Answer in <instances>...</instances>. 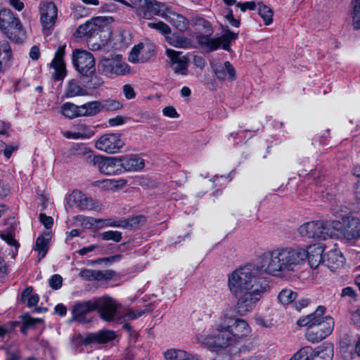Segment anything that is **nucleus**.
<instances>
[{
	"label": "nucleus",
	"instance_id": "obj_35",
	"mask_svg": "<svg viewBox=\"0 0 360 360\" xmlns=\"http://www.w3.org/2000/svg\"><path fill=\"white\" fill-rule=\"evenodd\" d=\"M141 216L136 217L134 218H131L128 219L127 221H115L112 219H107L103 221V225L104 226H110V227H126L127 226H132L133 224H136L140 222Z\"/></svg>",
	"mask_w": 360,
	"mask_h": 360
},
{
	"label": "nucleus",
	"instance_id": "obj_21",
	"mask_svg": "<svg viewBox=\"0 0 360 360\" xmlns=\"http://www.w3.org/2000/svg\"><path fill=\"white\" fill-rule=\"evenodd\" d=\"M161 16L180 31H185L188 27V20L182 15L174 12L171 8H167Z\"/></svg>",
	"mask_w": 360,
	"mask_h": 360
},
{
	"label": "nucleus",
	"instance_id": "obj_18",
	"mask_svg": "<svg viewBox=\"0 0 360 360\" xmlns=\"http://www.w3.org/2000/svg\"><path fill=\"white\" fill-rule=\"evenodd\" d=\"M65 45L58 47L55 53L54 58L50 63V67L54 69L53 75L54 80L63 79L66 74L65 64L63 60Z\"/></svg>",
	"mask_w": 360,
	"mask_h": 360
},
{
	"label": "nucleus",
	"instance_id": "obj_59",
	"mask_svg": "<svg viewBox=\"0 0 360 360\" xmlns=\"http://www.w3.org/2000/svg\"><path fill=\"white\" fill-rule=\"evenodd\" d=\"M39 296L37 294H32L27 300V306L32 307L36 306L39 302Z\"/></svg>",
	"mask_w": 360,
	"mask_h": 360
},
{
	"label": "nucleus",
	"instance_id": "obj_11",
	"mask_svg": "<svg viewBox=\"0 0 360 360\" xmlns=\"http://www.w3.org/2000/svg\"><path fill=\"white\" fill-rule=\"evenodd\" d=\"M125 143L119 133H106L101 135L94 143L95 148L108 154L118 153Z\"/></svg>",
	"mask_w": 360,
	"mask_h": 360
},
{
	"label": "nucleus",
	"instance_id": "obj_30",
	"mask_svg": "<svg viewBox=\"0 0 360 360\" xmlns=\"http://www.w3.org/2000/svg\"><path fill=\"white\" fill-rule=\"evenodd\" d=\"M106 25L107 20L105 17H96L88 21L89 37H93L102 32Z\"/></svg>",
	"mask_w": 360,
	"mask_h": 360
},
{
	"label": "nucleus",
	"instance_id": "obj_61",
	"mask_svg": "<svg viewBox=\"0 0 360 360\" xmlns=\"http://www.w3.org/2000/svg\"><path fill=\"white\" fill-rule=\"evenodd\" d=\"M54 310H55V312L57 314L60 315V316H65V314L67 313L66 307L63 304H57L55 307Z\"/></svg>",
	"mask_w": 360,
	"mask_h": 360
},
{
	"label": "nucleus",
	"instance_id": "obj_43",
	"mask_svg": "<svg viewBox=\"0 0 360 360\" xmlns=\"http://www.w3.org/2000/svg\"><path fill=\"white\" fill-rule=\"evenodd\" d=\"M77 132L79 136V139H88L94 136V131L86 125H81L78 127Z\"/></svg>",
	"mask_w": 360,
	"mask_h": 360
},
{
	"label": "nucleus",
	"instance_id": "obj_15",
	"mask_svg": "<svg viewBox=\"0 0 360 360\" xmlns=\"http://www.w3.org/2000/svg\"><path fill=\"white\" fill-rule=\"evenodd\" d=\"M166 55L169 58V63L172 68L174 73L183 76L188 73L189 58L185 55H182L180 51L167 49Z\"/></svg>",
	"mask_w": 360,
	"mask_h": 360
},
{
	"label": "nucleus",
	"instance_id": "obj_26",
	"mask_svg": "<svg viewBox=\"0 0 360 360\" xmlns=\"http://www.w3.org/2000/svg\"><path fill=\"white\" fill-rule=\"evenodd\" d=\"M64 95L66 98L86 96L89 95V92L84 86L81 85L79 80L72 79L67 82Z\"/></svg>",
	"mask_w": 360,
	"mask_h": 360
},
{
	"label": "nucleus",
	"instance_id": "obj_23",
	"mask_svg": "<svg viewBox=\"0 0 360 360\" xmlns=\"http://www.w3.org/2000/svg\"><path fill=\"white\" fill-rule=\"evenodd\" d=\"M199 43L209 49L210 51H214L219 49L220 46L224 50H229L230 46V41L224 36L218 38H210L207 36H200L198 38Z\"/></svg>",
	"mask_w": 360,
	"mask_h": 360
},
{
	"label": "nucleus",
	"instance_id": "obj_12",
	"mask_svg": "<svg viewBox=\"0 0 360 360\" xmlns=\"http://www.w3.org/2000/svg\"><path fill=\"white\" fill-rule=\"evenodd\" d=\"M74 66L83 76H91L96 72L95 59L93 55L86 51L75 50L72 54Z\"/></svg>",
	"mask_w": 360,
	"mask_h": 360
},
{
	"label": "nucleus",
	"instance_id": "obj_6",
	"mask_svg": "<svg viewBox=\"0 0 360 360\" xmlns=\"http://www.w3.org/2000/svg\"><path fill=\"white\" fill-rule=\"evenodd\" d=\"M330 224L335 231L339 232L342 237L348 240H356L360 238V219L352 215H346L341 220H332Z\"/></svg>",
	"mask_w": 360,
	"mask_h": 360
},
{
	"label": "nucleus",
	"instance_id": "obj_16",
	"mask_svg": "<svg viewBox=\"0 0 360 360\" xmlns=\"http://www.w3.org/2000/svg\"><path fill=\"white\" fill-rule=\"evenodd\" d=\"M40 22L44 30H51L57 20V8L51 1H42L39 5Z\"/></svg>",
	"mask_w": 360,
	"mask_h": 360
},
{
	"label": "nucleus",
	"instance_id": "obj_63",
	"mask_svg": "<svg viewBox=\"0 0 360 360\" xmlns=\"http://www.w3.org/2000/svg\"><path fill=\"white\" fill-rule=\"evenodd\" d=\"M33 288L32 287H27L22 292V301L26 302L27 300L32 295Z\"/></svg>",
	"mask_w": 360,
	"mask_h": 360
},
{
	"label": "nucleus",
	"instance_id": "obj_54",
	"mask_svg": "<svg viewBox=\"0 0 360 360\" xmlns=\"http://www.w3.org/2000/svg\"><path fill=\"white\" fill-rule=\"evenodd\" d=\"M193 63L196 67L200 69H203L206 65L205 60L200 56H195L193 58Z\"/></svg>",
	"mask_w": 360,
	"mask_h": 360
},
{
	"label": "nucleus",
	"instance_id": "obj_51",
	"mask_svg": "<svg viewBox=\"0 0 360 360\" xmlns=\"http://www.w3.org/2000/svg\"><path fill=\"white\" fill-rule=\"evenodd\" d=\"M123 94L127 99H133L136 96L133 87L129 84H125L123 86Z\"/></svg>",
	"mask_w": 360,
	"mask_h": 360
},
{
	"label": "nucleus",
	"instance_id": "obj_8",
	"mask_svg": "<svg viewBox=\"0 0 360 360\" xmlns=\"http://www.w3.org/2000/svg\"><path fill=\"white\" fill-rule=\"evenodd\" d=\"M96 310L100 318L107 322H116L118 316V309L121 304L114 298L104 295L95 299Z\"/></svg>",
	"mask_w": 360,
	"mask_h": 360
},
{
	"label": "nucleus",
	"instance_id": "obj_24",
	"mask_svg": "<svg viewBox=\"0 0 360 360\" xmlns=\"http://www.w3.org/2000/svg\"><path fill=\"white\" fill-rule=\"evenodd\" d=\"M115 275L112 270L84 269L80 271L79 276L87 281H108Z\"/></svg>",
	"mask_w": 360,
	"mask_h": 360
},
{
	"label": "nucleus",
	"instance_id": "obj_62",
	"mask_svg": "<svg viewBox=\"0 0 360 360\" xmlns=\"http://www.w3.org/2000/svg\"><path fill=\"white\" fill-rule=\"evenodd\" d=\"M4 148L2 150H0V152L4 151V155L9 158L13 153V151L16 150V148L13 146H5L4 143H3Z\"/></svg>",
	"mask_w": 360,
	"mask_h": 360
},
{
	"label": "nucleus",
	"instance_id": "obj_32",
	"mask_svg": "<svg viewBox=\"0 0 360 360\" xmlns=\"http://www.w3.org/2000/svg\"><path fill=\"white\" fill-rule=\"evenodd\" d=\"M297 297V293L290 288L282 289L277 297L278 302L283 305H288Z\"/></svg>",
	"mask_w": 360,
	"mask_h": 360
},
{
	"label": "nucleus",
	"instance_id": "obj_52",
	"mask_svg": "<svg viewBox=\"0 0 360 360\" xmlns=\"http://www.w3.org/2000/svg\"><path fill=\"white\" fill-rule=\"evenodd\" d=\"M290 360H309V356L307 351L302 349L296 352Z\"/></svg>",
	"mask_w": 360,
	"mask_h": 360
},
{
	"label": "nucleus",
	"instance_id": "obj_33",
	"mask_svg": "<svg viewBox=\"0 0 360 360\" xmlns=\"http://www.w3.org/2000/svg\"><path fill=\"white\" fill-rule=\"evenodd\" d=\"M46 238L40 236L37 238L34 250L38 252L39 260H41L45 257L48 252V245L49 243V236L47 234Z\"/></svg>",
	"mask_w": 360,
	"mask_h": 360
},
{
	"label": "nucleus",
	"instance_id": "obj_29",
	"mask_svg": "<svg viewBox=\"0 0 360 360\" xmlns=\"http://www.w3.org/2000/svg\"><path fill=\"white\" fill-rule=\"evenodd\" d=\"M12 57L11 49L7 41H0V72H4Z\"/></svg>",
	"mask_w": 360,
	"mask_h": 360
},
{
	"label": "nucleus",
	"instance_id": "obj_60",
	"mask_svg": "<svg viewBox=\"0 0 360 360\" xmlns=\"http://www.w3.org/2000/svg\"><path fill=\"white\" fill-rule=\"evenodd\" d=\"M30 56L32 60H38L40 56L39 49L37 46H34L31 48L30 51Z\"/></svg>",
	"mask_w": 360,
	"mask_h": 360
},
{
	"label": "nucleus",
	"instance_id": "obj_55",
	"mask_svg": "<svg viewBox=\"0 0 360 360\" xmlns=\"http://www.w3.org/2000/svg\"><path fill=\"white\" fill-rule=\"evenodd\" d=\"M9 5L18 11H20L24 8V3L20 0H8Z\"/></svg>",
	"mask_w": 360,
	"mask_h": 360
},
{
	"label": "nucleus",
	"instance_id": "obj_45",
	"mask_svg": "<svg viewBox=\"0 0 360 360\" xmlns=\"http://www.w3.org/2000/svg\"><path fill=\"white\" fill-rule=\"evenodd\" d=\"M88 21L83 24V25H81L76 30V32H75V36L76 37H79V38H82V37H89V32L88 31Z\"/></svg>",
	"mask_w": 360,
	"mask_h": 360
},
{
	"label": "nucleus",
	"instance_id": "obj_28",
	"mask_svg": "<svg viewBox=\"0 0 360 360\" xmlns=\"http://www.w3.org/2000/svg\"><path fill=\"white\" fill-rule=\"evenodd\" d=\"M80 106L81 117L94 116L99 113L102 109L103 105L100 101H94L87 102Z\"/></svg>",
	"mask_w": 360,
	"mask_h": 360
},
{
	"label": "nucleus",
	"instance_id": "obj_42",
	"mask_svg": "<svg viewBox=\"0 0 360 360\" xmlns=\"http://www.w3.org/2000/svg\"><path fill=\"white\" fill-rule=\"evenodd\" d=\"M186 352L181 349H170L165 352L164 356L166 360H181Z\"/></svg>",
	"mask_w": 360,
	"mask_h": 360
},
{
	"label": "nucleus",
	"instance_id": "obj_50",
	"mask_svg": "<svg viewBox=\"0 0 360 360\" xmlns=\"http://www.w3.org/2000/svg\"><path fill=\"white\" fill-rule=\"evenodd\" d=\"M162 114L167 117L177 118L179 115L173 106H167L162 109Z\"/></svg>",
	"mask_w": 360,
	"mask_h": 360
},
{
	"label": "nucleus",
	"instance_id": "obj_48",
	"mask_svg": "<svg viewBox=\"0 0 360 360\" xmlns=\"http://www.w3.org/2000/svg\"><path fill=\"white\" fill-rule=\"evenodd\" d=\"M40 222L45 226L46 229H51L53 220L51 217L46 216L45 214L41 213L39 217Z\"/></svg>",
	"mask_w": 360,
	"mask_h": 360
},
{
	"label": "nucleus",
	"instance_id": "obj_19",
	"mask_svg": "<svg viewBox=\"0 0 360 360\" xmlns=\"http://www.w3.org/2000/svg\"><path fill=\"white\" fill-rule=\"evenodd\" d=\"M122 173L124 172H139L145 166L144 160L136 155L120 156Z\"/></svg>",
	"mask_w": 360,
	"mask_h": 360
},
{
	"label": "nucleus",
	"instance_id": "obj_13",
	"mask_svg": "<svg viewBox=\"0 0 360 360\" xmlns=\"http://www.w3.org/2000/svg\"><path fill=\"white\" fill-rule=\"evenodd\" d=\"M210 66L215 78L220 82H233L236 79V70L229 61L214 59L210 62Z\"/></svg>",
	"mask_w": 360,
	"mask_h": 360
},
{
	"label": "nucleus",
	"instance_id": "obj_37",
	"mask_svg": "<svg viewBox=\"0 0 360 360\" xmlns=\"http://www.w3.org/2000/svg\"><path fill=\"white\" fill-rule=\"evenodd\" d=\"M165 40L171 46L176 48H186L189 44L188 41L186 37L181 35L168 34L165 37Z\"/></svg>",
	"mask_w": 360,
	"mask_h": 360
},
{
	"label": "nucleus",
	"instance_id": "obj_38",
	"mask_svg": "<svg viewBox=\"0 0 360 360\" xmlns=\"http://www.w3.org/2000/svg\"><path fill=\"white\" fill-rule=\"evenodd\" d=\"M352 25L356 30L360 29V0H352Z\"/></svg>",
	"mask_w": 360,
	"mask_h": 360
},
{
	"label": "nucleus",
	"instance_id": "obj_10",
	"mask_svg": "<svg viewBox=\"0 0 360 360\" xmlns=\"http://www.w3.org/2000/svg\"><path fill=\"white\" fill-rule=\"evenodd\" d=\"M123 5L135 8L138 15L149 19L154 15H158L160 11L161 4L156 0H115Z\"/></svg>",
	"mask_w": 360,
	"mask_h": 360
},
{
	"label": "nucleus",
	"instance_id": "obj_44",
	"mask_svg": "<svg viewBox=\"0 0 360 360\" xmlns=\"http://www.w3.org/2000/svg\"><path fill=\"white\" fill-rule=\"evenodd\" d=\"M63 278L58 274H54L49 279V285L50 286L55 290H58L62 286Z\"/></svg>",
	"mask_w": 360,
	"mask_h": 360
},
{
	"label": "nucleus",
	"instance_id": "obj_34",
	"mask_svg": "<svg viewBox=\"0 0 360 360\" xmlns=\"http://www.w3.org/2000/svg\"><path fill=\"white\" fill-rule=\"evenodd\" d=\"M61 112L65 117L70 119L81 117V115L79 114L80 113V106L70 102L63 104Z\"/></svg>",
	"mask_w": 360,
	"mask_h": 360
},
{
	"label": "nucleus",
	"instance_id": "obj_2",
	"mask_svg": "<svg viewBox=\"0 0 360 360\" xmlns=\"http://www.w3.org/2000/svg\"><path fill=\"white\" fill-rule=\"evenodd\" d=\"M326 308L319 306L314 312L299 319L297 324L300 327H306L305 337L311 342H319L333 330L335 322L330 316H324Z\"/></svg>",
	"mask_w": 360,
	"mask_h": 360
},
{
	"label": "nucleus",
	"instance_id": "obj_39",
	"mask_svg": "<svg viewBox=\"0 0 360 360\" xmlns=\"http://www.w3.org/2000/svg\"><path fill=\"white\" fill-rule=\"evenodd\" d=\"M333 355V347L330 345L314 354L311 360H331Z\"/></svg>",
	"mask_w": 360,
	"mask_h": 360
},
{
	"label": "nucleus",
	"instance_id": "obj_41",
	"mask_svg": "<svg viewBox=\"0 0 360 360\" xmlns=\"http://www.w3.org/2000/svg\"><path fill=\"white\" fill-rule=\"evenodd\" d=\"M148 26L150 28L157 30L160 33H162L165 37L168 34H171V29L170 27L165 24V22L162 21H158L156 22H148Z\"/></svg>",
	"mask_w": 360,
	"mask_h": 360
},
{
	"label": "nucleus",
	"instance_id": "obj_31",
	"mask_svg": "<svg viewBox=\"0 0 360 360\" xmlns=\"http://www.w3.org/2000/svg\"><path fill=\"white\" fill-rule=\"evenodd\" d=\"M146 313V310L139 309H129L123 314L118 316L117 323H122L129 321L137 319Z\"/></svg>",
	"mask_w": 360,
	"mask_h": 360
},
{
	"label": "nucleus",
	"instance_id": "obj_49",
	"mask_svg": "<svg viewBox=\"0 0 360 360\" xmlns=\"http://www.w3.org/2000/svg\"><path fill=\"white\" fill-rule=\"evenodd\" d=\"M310 302L311 300L309 298L304 297L295 302L293 306L297 311H300L302 309L307 307Z\"/></svg>",
	"mask_w": 360,
	"mask_h": 360
},
{
	"label": "nucleus",
	"instance_id": "obj_46",
	"mask_svg": "<svg viewBox=\"0 0 360 360\" xmlns=\"http://www.w3.org/2000/svg\"><path fill=\"white\" fill-rule=\"evenodd\" d=\"M0 237L11 246L15 248L19 246L18 243L15 240L13 236L10 233H3L0 235Z\"/></svg>",
	"mask_w": 360,
	"mask_h": 360
},
{
	"label": "nucleus",
	"instance_id": "obj_57",
	"mask_svg": "<svg viewBox=\"0 0 360 360\" xmlns=\"http://www.w3.org/2000/svg\"><path fill=\"white\" fill-rule=\"evenodd\" d=\"M98 247V245H91L86 247H84L82 249L79 250L77 251L78 254L81 256L86 255L89 252H91L94 251L96 248Z\"/></svg>",
	"mask_w": 360,
	"mask_h": 360
},
{
	"label": "nucleus",
	"instance_id": "obj_27",
	"mask_svg": "<svg viewBox=\"0 0 360 360\" xmlns=\"http://www.w3.org/2000/svg\"><path fill=\"white\" fill-rule=\"evenodd\" d=\"M115 333L110 330H102L97 333H90L85 338L86 343H106L114 340Z\"/></svg>",
	"mask_w": 360,
	"mask_h": 360
},
{
	"label": "nucleus",
	"instance_id": "obj_9",
	"mask_svg": "<svg viewBox=\"0 0 360 360\" xmlns=\"http://www.w3.org/2000/svg\"><path fill=\"white\" fill-rule=\"evenodd\" d=\"M98 70L102 74L112 77L124 75L129 72V66L123 60L122 55L117 54L110 58H104L98 63Z\"/></svg>",
	"mask_w": 360,
	"mask_h": 360
},
{
	"label": "nucleus",
	"instance_id": "obj_47",
	"mask_svg": "<svg viewBox=\"0 0 360 360\" xmlns=\"http://www.w3.org/2000/svg\"><path fill=\"white\" fill-rule=\"evenodd\" d=\"M86 77H90V80L88 82V84L89 86H91L93 88H96L98 86H100L103 83V79L98 77L97 75L94 74H92L91 76H86Z\"/></svg>",
	"mask_w": 360,
	"mask_h": 360
},
{
	"label": "nucleus",
	"instance_id": "obj_64",
	"mask_svg": "<svg viewBox=\"0 0 360 360\" xmlns=\"http://www.w3.org/2000/svg\"><path fill=\"white\" fill-rule=\"evenodd\" d=\"M20 355L18 352H9L7 350L6 360H20Z\"/></svg>",
	"mask_w": 360,
	"mask_h": 360
},
{
	"label": "nucleus",
	"instance_id": "obj_7",
	"mask_svg": "<svg viewBox=\"0 0 360 360\" xmlns=\"http://www.w3.org/2000/svg\"><path fill=\"white\" fill-rule=\"evenodd\" d=\"M86 162L97 167L98 171L106 175L122 174V167L119 157H104L89 154Z\"/></svg>",
	"mask_w": 360,
	"mask_h": 360
},
{
	"label": "nucleus",
	"instance_id": "obj_25",
	"mask_svg": "<svg viewBox=\"0 0 360 360\" xmlns=\"http://www.w3.org/2000/svg\"><path fill=\"white\" fill-rule=\"evenodd\" d=\"M345 258L342 253L337 249L330 250L325 255V260L323 263L332 271H335L338 268L343 266Z\"/></svg>",
	"mask_w": 360,
	"mask_h": 360
},
{
	"label": "nucleus",
	"instance_id": "obj_36",
	"mask_svg": "<svg viewBox=\"0 0 360 360\" xmlns=\"http://www.w3.org/2000/svg\"><path fill=\"white\" fill-rule=\"evenodd\" d=\"M258 14L262 18L265 25H270L273 22V11L267 6L259 2L257 4Z\"/></svg>",
	"mask_w": 360,
	"mask_h": 360
},
{
	"label": "nucleus",
	"instance_id": "obj_22",
	"mask_svg": "<svg viewBox=\"0 0 360 360\" xmlns=\"http://www.w3.org/2000/svg\"><path fill=\"white\" fill-rule=\"evenodd\" d=\"M230 317L233 319V321L229 323V331L231 333L234 341L248 336L250 333V327L245 320Z\"/></svg>",
	"mask_w": 360,
	"mask_h": 360
},
{
	"label": "nucleus",
	"instance_id": "obj_56",
	"mask_svg": "<svg viewBox=\"0 0 360 360\" xmlns=\"http://www.w3.org/2000/svg\"><path fill=\"white\" fill-rule=\"evenodd\" d=\"M352 321L356 327L360 328V307L352 313Z\"/></svg>",
	"mask_w": 360,
	"mask_h": 360
},
{
	"label": "nucleus",
	"instance_id": "obj_14",
	"mask_svg": "<svg viewBox=\"0 0 360 360\" xmlns=\"http://www.w3.org/2000/svg\"><path fill=\"white\" fill-rule=\"evenodd\" d=\"M155 45L149 41L134 46L130 52L129 60L132 63H146L154 56Z\"/></svg>",
	"mask_w": 360,
	"mask_h": 360
},
{
	"label": "nucleus",
	"instance_id": "obj_40",
	"mask_svg": "<svg viewBox=\"0 0 360 360\" xmlns=\"http://www.w3.org/2000/svg\"><path fill=\"white\" fill-rule=\"evenodd\" d=\"M100 236L103 240H112L115 243H119L122 240V233L118 231H107L101 233Z\"/></svg>",
	"mask_w": 360,
	"mask_h": 360
},
{
	"label": "nucleus",
	"instance_id": "obj_58",
	"mask_svg": "<svg viewBox=\"0 0 360 360\" xmlns=\"http://www.w3.org/2000/svg\"><path fill=\"white\" fill-rule=\"evenodd\" d=\"M124 122V119L122 117L117 116L114 118H111L109 120L108 123L111 127H115L123 124Z\"/></svg>",
	"mask_w": 360,
	"mask_h": 360
},
{
	"label": "nucleus",
	"instance_id": "obj_17",
	"mask_svg": "<svg viewBox=\"0 0 360 360\" xmlns=\"http://www.w3.org/2000/svg\"><path fill=\"white\" fill-rule=\"evenodd\" d=\"M68 204L80 210H95L99 207L98 203L87 197L79 190H74L67 199Z\"/></svg>",
	"mask_w": 360,
	"mask_h": 360
},
{
	"label": "nucleus",
	"instance_id": "obj_3",
	"mask_svg": "<svg viewBox=\"0 0 360 360\" xmlns=\"http://www.w3.org/2000/svg\"><path fill=\"white\" fill-rule=\"evenodd\" d=\"M221 319V323L217 325L215 328L203 331L198 335L196 338L198 343L211 350H217L225 348L234 342L232 334L229 331V323L233 321V319L229 317L227 313L223 314Z\"/></svg>",
	"mask_w": 360,
	"mask_h": 360
},
{
	"label": "nucleus",
	"instance_id": "obj_20",
	"mask_svg": "<svg viewBox=\"0 0 360 360\" xmlns=\"http://www.w3.org/2000/svg\"><path fill=\"white\" fill-rule=\"evenodd\" d=\"M96 310L95 300L78 302L75 304L72 314L75 320L84 322L85 316Z\"/></svg>",
	"mask_w": 360,
	"mask_h": 360
},
{
	"label": "nucleus",
	"instance_id": "obj_5",
	"mask_svg": "<svg viewBox=\"0 0 360 360\" xmlns=\"http://www.w3.org/2000/svg\"><path fill=\"white\" fill-rule=\"evenodd\" d=\"M332 220L311 221L301 225L298 229L302 237L318 240H326L333 236Z\"/></svg>",
	"mask_w": 360,
	"mask_h": 360
},
{
	"label": "nucleus",
	"instance_id": "obj_1",
	"mask_svg": "<svg viewBox=\"0 0 360 360\" xmlns=\"http://www.w3.org/2000/svg\"><path fill=\"white\" fill-rule=\"evenodd\" d=\"M321 245L302 247H278L266 251L258 258L257 264H248L236 269L227 276V287L237 299L236 308L240 315L252 311L270 288L261 271L276 278L300 271L307 259L312 269L325 260Z\"/></svg>",
	"mask_w": 360,
	"mask_h": 360
},
{
	"label": "nucleus",
	"instance_id": "obj_4",
	"mask_svg": "<svg viewBox=\"0 0 360 360\" xmlns=\"http://www.w3.org/2000/svg\"><path fill=\"white\" fill-rule=\"evenodd\" d=\"M0 30L15 43H22L26 39V32L20 19L8 8L0 10Z\"/></svg>",
	"mask_w": 360,
	"mask_h": 360
},
{
	"label": "nucleus",
	"instance_id": "obj_53",
	"mask_svg": "<svg viewBox=\"0 0 360 360\" xmlns=\"http://www.w3.org/2000/svg\"><path fill=\"white\" fill-rule=\"evenodd\" d=\"M341 296L354 298L356 296V292L352 287H347L342 289Z\"/></svg>",
	"mask_w": 360,
	"mask_h": 360
}]
</instances>
